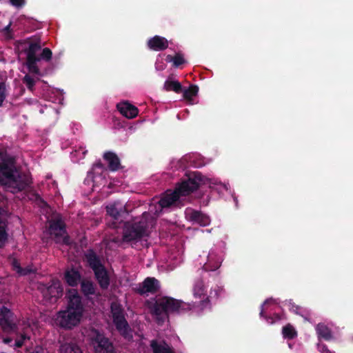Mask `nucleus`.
Wrapping results in <instances>:
<instances>
[{"label":"nucleus","instance_id":"2","mask_svg":"<svg viewBox=\"0 0 353 353\" xmlns=\"http://www.w3.org/2000/svg\"><path fill=\"white\" fill-rule=\"evenodd\" d=\"M66 299V309L57 312L52 320L54 324L59 327L72 329L80 323L84 312V307L80 295L74 289L68 291Z\"/></svg>","mask_w":353,"mask_h":353},{"label":"nucleus","instance_id":"8","mask_svg":"<svg viewBox=\"0 0 353 353\" xmlns=\"http://www.w3.org/2000/svg\"><path fill=\"white\" fill-rule=\"evenodd\" d=\"M41 291L46 305L55 303L63 294V288L59 281H52L49 286L43 285Z\"/></svg>","mask_w":353,"mask_h":353},{"label":"nucleus","instance_id":"7","mask_svg":"<svg viewBox=\"0 0 353 353\" xmlns=\"http://www.w3.org/2000/svg\"><path fill=\"white\" fill-rule=\"evenodd\" d=\"M148 223L141 220L138 222H125L123 228V241L124 242L138 241L147 236Z\"/></svg>","mask_w":353,"mask_h":353},{"label":"nucleus","instance_id":"30","mask_svg":"<svg viewBox=\"0 0 353 353\" xmlns=\"http://www.w3.org/2000/svg\"><path fill=\"white\" fill-rule=\"evenodd\" d=\"M14 270L21 275H26L28 273L32 272V270L30 268L22 269L21 268L19 263L17 261H14L12 263Z\"/></svg>","mask_w":353,"mask_h":353},{"label":"nucleus","instance_id":"38","mask_svg":"<svg viewBox=\"0 0 353 353\" xmlns=\"http://www.w3.org/2000/svg\"><path fill=\"white\" fill-rule=\"evenodd\" d=\"M112 218H113L115 220H119V217L121 216V212L117 211V209L114 207V205L112 204Z\"/></svg>","mask_w":353,"mask_h":353},{"label":"nucleus","instance_id":"31","mask_svg":"<svg viewBox=\"0 0 353 353\" xmlns=\"http://www.w3.org/2000/svg\"><path fill=\"white\" fill-rule=\"evenodd\" d=\"M81 288L85 294H91L94 293V287L90 281H83L81 283Z\"/></svg>","mask_w":353,"mask_h":353},{"label":"nucleus","instance_id":"22","mask_svg":"<svg viewBox=\"0 0 353 353\" xmlns=\"http://www.w3.org/2000/svg\"><path fill=\"white\" fill-rule=\"evenodd\" d=\"M59 353H83L80 347L74 343H64L60 346Z\"/></svg>","mask_w":353,"mask_h":353},{"label":"nucleus","instance_id":"47","mask_svg":"<svg viewBox=\"0 0 353 353\" xmlns=\"http://www.w3.org/2000/svg\"><path fill=\"white\" fill-rule=\"evenodd\" d=\"M114 279V275L112 273V279H111V281H112V285L113 284Z\"/></svg>","mask_w":353,"mask_h":353},{"label":"nucleus","instance_id":"25","mask_svg":"<svg viewBox=\"0 0 353 353\" xmlns=\"http://www.w3.org/2000/svg\"><path fill=\"white\" fill-rule=\"evenodd\" d=\"M268 301L269 300H266L261 305L260 316L261 317H263L269 324H274V323L280 321L281 319V316L279 314H274L272 316L265 315L263 307L265 304L268 303Z\"/></svg>","mask_w":353,"mask_h":353},{"label":"nucleus","instance_id":"36","mask_svg":"<svg viewBox=\"0 0 353 353\" xmlns=\"http://www.w3.org/2000/svg\"><path fill=\"white\" fill-rule=\"evenodd\" d=\"M317 348L321 353H333L328 349L327 346L323 343H318Z\"/></svg>","mask_w":353,"mask_h":353},{"label":"nucleus","instance_id":"20","mask_svg":"<svg viewBox=\"0 0 353 353\" xmlns=\"http://www.w3.org/2000/svg\"><path fill=\"white\" fill-rule=\"evenodd\" d=\"M163 88L168 92L173 91L177 94L181 93L183 91L181 83L178 81L170 80V78L165 81Z\"/></svg>","mask_w":353,"mask_h":353},{"label":"nucleus","instance_id":"12","mask_svg":"<svg viewBox=\"0 0 353 353\" xmlns=\"http://www.w3.org/2000/svg\"><path fill=\"white\" fill-rule=\"evenodd\" d=\"M41 46L38 43H30L28 48L26 50V65L30 72L39 74V70L37 66V63L40 58L37 56V52L40 50Z\"/></svg>","mask_w":353,"mask_h":353},{"label":"nucleus","instance_id":"37","mask_svg":"<svg viewBox=\"0 0 353 353\" xmlns=\"http://www.w3.org/2000/svg\"><path fill=\"white\" fill-rule=\"evenodd\" d=\"M86 153L87 150H85L83 147H80L78 150L74 151V155L79 156L80 159H83L84 158Z\"/></svg>","mask_w":353,"mask_h":353},{"label":"nucleus","instance_id":"24","mask_svg":"<svg viewBox=\"0 0 353 353\" xmlns=\"http://www.w3.org/2000/svg\"><path fill=\"white\" fill-rule=\"evenodd\" d=\"M205 292L206 288L203 280H196L193 288L194 296L197 298H201L202 296H204L205 295Z\"/></svg>","mask_w":353,"mask_h":353},{"label":"nucleus","instance_id":"13","mask_svg":"<svg viewBox=\"0 0 353 353\" xmlns=\"http://www.w3.org/2000/svg\"><path fill=\"white\" fill-rule=\"evenodd\" d=\"M185 218L193 223L201 226H207L210 223V217L201 211L192 208H187L185 212Z\"/></svg>","mask_w":353,"mask_h":353},{"label":"nucleus","instance_id":"21","mask_svg":"<svg viewBox=\"0 0 353 353\" xmlns=\"http://www.w3.org/2000/svg\"><path fill=\"white\" fill-rule=\"evenodd\" d=\"M105 171V168L101 163H96L91 171L88 172L86 181L88 182L94 181V176H101Z\"/></svg>","mask_w":353,"mask_h":353},{"label":"nucleus","instance_id":"19","mask_svg":"<svg viewBox=\"0 0 353 353\" xmlns=\"http://www.w3.org/2000/svg\"><path fill=\"white\" fill-rule=\"evenodd\" d=\"M318 337L325 341H330L332 338L331 330L324 323H319L316 327Z\"/></svg>","mask_w":353,"mask_h":353},{"label":"nucleus","instance_id":"3","mask_svg":"<svg viewBox=\"0 0 353 353\" xmlns=\"http://www.w3.org/2000/svg\"><path fill=\"white\" fill-rule=\"evenodd\" d=\"M31 182L27 174H20L14 165V159L0 152V183L12 192L25 189Z\"/></svg>","mask_w":353,"mask_h":353},{"label":"nucleus","instance_id":"11","mask_svg":"<svg viewBox=\"0 0 353 353\" xmlns=\"http://www.w3.org/2000/svg\"><path fill=\"white\" fill-rule=\"evenodd\" d=\"M160 288L159 281L154 277H147L144 281L137 285L134 290L139 295L155 294Z\"/></svg>","mask_w":353,"mask_h":353},{"label":"nucleus","instance_id":"10","mask_svg":"<svg viewBox=\"0 0 353 353\" xmlns=\"http://www.w3.org/2000/svg\"><path fill=\"white\" fill-rule=\"evenodd\" d=\"M87 259L90 265L94 271L96 277L101 286L103 288H107L109 285V277L99 260L93 254H88Z\"/></svg>","mask_w":353,"mask_h":353},{"label":"nucleus","instance_id":"35","mask_svg":"<svg viewBox=\"0 0 353 353\" xmlns=\"http://www.w3.org/2000/svg\"><path fill=\"white\" fill-rule=\"evenodd\" d=\"M41 59H46L47 61L50 60L52 57V52L49 48H44L41 53Z\"/></svg>","mask_w":353,"mask_h":353},{"label":"nucleus","instance_id":"14","mask_svg":"<svg viewBox=\"0 0 353 353\" xmlns=\"http://www.w3.org/2000/svg\"><path fill=\"white\" fill-rule=\"evenodd\" d=\"M95 353H110V342L102 334L97 333L92 341Z\"/></svg>","mask_w":353,"mask_h":353},{"label":"nucleus","instance_id":"44","mask_svg":"<svg viewBox=\"0 0 353 353\" xmlns=\"http://www.w3.org/2000/svg\"><path fill=\"white\" fill-rule=\"evenodd\" d=\"M10 341H11V339H8V338H6V339H3V342H4L5 343H9V342H10Z\"/></svg>","mask_w":353,"mask_h":353},{"label":"nucleus","instance_id":"5","mask_svg":"<svg viewBox=\"0 0 353 353\" xmlns=\"http://www.w3.org/2000/svg\"><path fill=\"white\" fill-rule=\"evenodd\" d=\"M151 314L158 323H163L170 314H185L192 309V305L170 296H161L148 306Z\"/></svg>","mask_w":353,"mask_h":353},{"label":"nucleus","instance_id":"15","mask_svg":"<svg viewBox=\"0 0 353 353\" xmlns=\"http://www.w3.org/2000/svg\"><path fill=\"white\" fill-rule=\"evenodd\" d=\"M117 108L127 119H134L139 114V109L127 101L117 103Z\"/></svg>","mask_w":353,"mask_h":353},{"label":"nucleus","instance_id":"42","mask_svg":"<svg viewBox=\"0 0 353 353\" xmlns=\"http://www.w3.org/2000/svg\"><path fill=\"white\" fill-rule=\"evenodd\" d=\"M103 158L108 161V164L110 165V152H106L104 155H103Z\"/></svg>","mask_w":353,"mask_h":353},{"label":"nucleus","instance_id":"1","mask_svg":"<svg viewBox=\"0 0 353 353\" xmlns=\"http://www.w3.org/2000/svg\"><path fill=\"white\" fill-rule=\"evenodd\" d=\"M208 179L199 172H190L176 187L174 191H167L159 200V204L161 208L171 206H180V196H187L196 190L202 184H205Z\"/></svg>","mask_w":353,"mask_h":353},{"label":"nucleus","instance_id":"46","mask_svg":"<svg viewBox=\"0 0 353 353\" xmlns=\"http://www.w3.org/2000/svg\"><path fill=\"white\" fill-rule=\"evenodd\" d=\"M111 225H112V229L117 227V225H115V223L113 221H112Z\"/></svg>","mask_w":353,"mask_h":353},{"label":"nucleus","instance_id":"48","mask_svg":"<svg viewBox=\"0 0 353 353\" xmlns=\"http://www.w3.org/2000/svg\"><path fill=\"white\" fill-rule=\"evenodd\" d=\"M111 353H114V351H113V346L112 345V352Z\"/></svg>","mask_w":353,"mask_h":353},{"label":"nucleus","instance_id":"32","mask_svg":"<svg viewBox=\"0 0 353 353\" xmlns=\"http://www.w3.org/2000/svg\"><path fill=\"white\" fill-rule=\"evenodd\" d=\"M6 85L3 83H0V106L2 105V103L6 99Z\"/></svg>","mask_w":353,"mask_h":353},{"label":"nucleus","instance_id":"49","mask_svg":"<svg viewBox=\"0 0 353 353\" xmlns=\"http://www.w3.org/2000/svg\"><path fill=\"white\" fill-rule=\"evenodd\" d=\"M170 353H175V352H174V350L173 352H170Z\"/></svg>","mask_w":353,"mask_h":353},{"label":"nucleus","instance_id":"41","mask_svg":"<svg viewBox=\"0 0 353 353\" xmlns=\"http://www.w3.org/2000/svg\"><path fill=\"white\" fill-rule=\"evenodd\" d=\"M10 1L14 6H21L24 3V0H10Z\"/></svg>","mask_w":353,"mask_h":353},{"label":"nucleus","instance_id":"6","mask_svg":"<svg viewBox=\"0 0 353 353\" xmlns=\"http://www.w3.org/2000/svg\"><path fill=\"white\" fill-rule=\"evenodd\" d=\"M112 323L119 334L125 341L133 339V330L130 326L123 309L112 302Z\"/></svg>","mask_w":353,"mask_h":353},{"label":"nucleus","instance_id":"29","mask_svg":"<svg viewBox=\"0 0 353 353\" xmlns=\"http://www.w3.org/2000/svg\"><path fill=\"white\" fill-rule=\"evenodd\" d=\"M123 168V166L121 164L120 159L118 156L112 152V172H115Z\"/></svg>","mask_w":353,"mask_h":353},{"label":"nucleus","instance_id":"16","mask_svg":"<svg viewBox=\"0 0 353 353\" xmlns=\"http://www.w3.org/2000/svg\"><path fill=\"white\" fill-rule=\"evenodd\" d=\"M150 347L152 353H170L174 351L165 340L153 339L150 342Z\"/></svg>","mask_w":353,"mask_h":353},{"label":"nucleus","instance_id":"23","mask_svg":"<svg viewBox=\"0 0 353 353\" xmlns=\"http://www.w3.org/2000/svg\"><path fill=\"white\" fill-rule=\"evenodd\" d=\"M65 279L68 285L74 286L78 284L80 280V275L78 272L74 270H70L65 272Z\"/></svg>","mask_w":353,"mask_h":353},{"label":"nucleus","instance_id":"27","mask_svg":"<svg viewBox=\"0 0 353 353\" xmlns=\"http://www.w3.org/2000/svg\"><path fill=\"white\" fill-rule=\"evenodd\" d=\"M199 92V88L196 85H190L188 89L182 91L183 97L186 100H192L193 97H195Z\"/></svg>","mask_w":353,"mask_h":353},{"label":"nucleus","instance_id":"45","mask_svg":"<svg viewBox=\"0 0 353 353\" xmlns=\"http://www.w3.org/2000/svg\"><path fill=\"white\" fill-rule=\"evenodd\" d=\"M10 25H11V23H10L7 26H6V27L4 28V30H6V31H8V30H9V29H10Z\"/></svg>","mask_w":353,"mask_h":353},{"label":"nucleus","instance_id":"34","mask_svg":"<svg viewBox=\"0 0 353 353\" xmlns=\"http://www.w3.org/2000/svg\"><path fill=\"white\" fill-rule=\"evenodd\" d=\"M23 82L26 84V85L30 90L32 89L34 84V81L33 79L31 78L29 75H26L24 77Z\"/></svg>","mask_w":353,"mask_h":353},{"label":"nucleus","instance_id":"28","mask_svg":"<svg viewBox=\"0 0 353 353\" xmlns=\"http://www.w3.org/2000/svg\"><path fill=\"white\" fill-rule=\"evenodd\" d=\"M166 60L168 61H172L173 65L175 68L179 67L181 65L185 63V59L183 57V55L180 53L176 54L174 57L171 55H168L167 57Z\"/></svg>","mask_w":353,"mask_h":353},{"label":"nucleus","instance_id":"39","mask_svg":"<svg viewBox=\"0 0 353 353\" xmlns=\"http://www.w3.org/2000/svg\"><path fill=\"white\" fill-rule=\"evenodd\" d=\"M112 125L115 128H121L123 127V125L119 122V119L115 118L114 117H112Z\"/></svg>","mask_w":353,"mask_h":353},{"label":"nucleus","instance_id":"26","mask_svg":"<svg viewBox=\"0 0 353 353\" xmlns=\"http://www.w3.org/2000/svg\"><path fill=\"white\" fill-rule=\"evenodd\" d=\"M282 334L283 337L288 339H293L297 336L294 327L290 323L283 327Z\"/></svg>","mask_w":353,"mask_h":353},{"label":"nucleus","instance_id":"40","mask_svg":"<svg viewBox=\"0 0 353 353\" xmlns=\"http://www.w3.org/2000/svg\"><path fill=\"white\" fill-rule=\"evenodd\" d=\"M29 353H44L41 346L37 345L32 351L28 350Z\"/></svg>","mask_w":353,"mask_h":353},{"label":"nucleus","instance_id":"4","mask_svg":"<svg viewBox=\"0 0 353 353\" xmlns=\"http://www.w3.org/2000/svg\"><path fill=\"white\" fill-rule=\"evenodd\" d=\"M0 326L6 332H15L19 336L14 346L21 347L26 340H29L30 332L37 329V324L32 319H22L16 324V319L12 312L5 307L0 309Z\"/></svg>","mask_w":353,"mask_h":353},{"label":"nucleus","instance_id":"9","mask_svg":"<svg viewBox=\"0 0 353 353\" xmlns=\"http://www.w3.org/2000/svg\"><path fill=\"white\" fill-rule=\"evenodd\" d=\"M48 232L57 243H68V238L65 234L64 225L59 215H57L54 219L50 221Z\"/></svg>","mask_w":353,"mask_h":353},{"label":"nucleus","instance_id":"43","mask_svg":"<svg viewBox=\"0 0 353 353\" xmlns=\"http://www.w3.org/2000/svg\"><path fill=\"white\" fill-rule=\"evenodd\" d=\"M37 199L43 205H46V203L41 200V199L39 196H37Z\"/></svg>","mask_w":353,"mask_h":353},{"label":"nucleus","instance_id":"33","mask_svg":"<svg viewBox=\"0 0 353 353\" xmlns=\"http://www.w3.org/2000/svg\"><path fill=\"white\" fill-rule=\"evenodd\" d=\"M200 307L201 310L211 308L210 301L208 296L200 301Z\"/></svg>","mask_w":353,"mask_h":353},{"label":"nucleus","instance_id":"17","mask_svg":"<svg viewBox=\"0 0 353 353\" xmlns=\"http://www.w3.org/2000/svg\"><path fill=\"white\" fill-rule=\"evenodd\" d=\"M148 46L154 51H163L168 48V41L163 37L156 35L148 41Z\"/></svg>","mask_w":353,"mask_h":353},{"label":"nucleus","instance_id":"18","mask_svg":"<svg viewBox=\"0 0 353 353\" xmlns=\"http://www.w3.org/2000/svg\"><path fill=\"white\" fill-rule=\"evenodd\" d=\"M221 265V259L215 254L210 253L208 258V261L203 265V270L205 271H215L218 270Z\"/></svg>","mask_w":353,"mask_h":353}]
</instances>
